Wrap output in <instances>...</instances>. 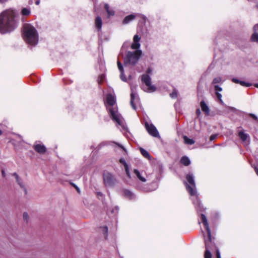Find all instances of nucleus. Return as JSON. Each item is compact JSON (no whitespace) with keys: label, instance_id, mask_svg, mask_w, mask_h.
<instances>
[{"label":"nucleus","instance_id":"nucleus-6","mask_svg":"<svg viewBox=\"0 0 258 258\" xmlns=\"http://www.w3.org/2000/svg\"><path fill=\"white\" fill-rule=\"evenodd\" d=\"M186 180L189 183L191 184L192 186H189L187 183L186 185V188L188 191V193L191 196H197V191L196 189V184L195 182V180L194 178V176L192 175L188 174H187L186 177Z\"/></svg>","mask_w":258,"mask_h":258},{"label":"nucleus","instance_id":"nucleus-7","mask_svg":"<svg viewBox=\"0 0 258 258\" xmlns=\"http://www.w3.org/2000/svg\"><path fill=\"white\" fill-rule=\"evenodd\" d=\"M142 81L147 87L146 91L148 92H154L156 88L151 84V78L148 74L143 75L142 76Z\"/></svg>","mask_w":258,"mask_h":258},{"label":"nucleus","instance_id":"nucleus-14","mask_svg":"<svg viewBox=\"0 0 258 258\" xmlns=\"http://www.w3.org/2000/svg\"><path fill=\"white\" fill-rule=\"evenodd\" d=\"M251 39L253 41L258 42V24L253 27V33L251 36Z\"/></svg>","mask_w":258,"mask_h":258},{"label":"nucleus","instance_id":"nucleus-27","mask_svg":"<svg viewBox=\"0 0 258 258\" xmlns=\"http://www.w3.org/2000/svg\"><path fill=\"white\" fill-rule=\"evenodd\" d=\"M21 13L23 16H28L30 14V10L28 8H23Z\"/></svg>","mask_w":258,"mask_h":258},{"label":"nucleus","instance_id":"nucleus-11","mask_svg":"<svg viewBox=\"0 0 258 258\" xmlns=\"http://www.w3.org/2000/svg\"><path fill=\"white\" fill-rule=\"evenodd\" d=\"M138 101V97L137 94L133 91L132 88V93L131 94V104L133 109H136L135 102Z\"/></svg>","mask_w":258,"mask_h":258},{"label":"nucleus","instance_id":"nucleus-37","mask_svg":"<svg viewBox=\"0 0 258 258\" xmlns=\"http://www.w3.org/2000/svg\"><path fill=\"white\" fill-rule=\"evenodd\" d=\"M217 135L216 134H214V135H212L210 136V141H213L214 140H215L217 137Z\"/></svg>","mask_w":258,"mask_h":258},{"label":"nucleus","instance_id":"nucleus-10","mask_svg":"<svg viewBox=\"0 0 258 258\" xmlns=\"http://www.w3.org/2000/svg\"><path fill=\"white\" fill-rule=\"evenodd\" d=\"M141 37L138 35H135L133 38V43L132 44L131 48L133 49L139 50L141 46L140 40Z\"/></svg>","mask_w":258,"mask_h":258},{"label":"nucleus","instance_id":"nucleus-1","mask_svg":"<svg viewBox=\"0 0 258 258\" xmlns=\"http://www.w3.org/2000/svg\"><path fill=\"white\" fill-rule=\"evenodd\" d=\"M15 12L12 10L4 11L0 15V33L5 34L13 31L17 26Z\"/></svg>","mask_w":258,"mask_h":258},{"label":"nucleus","instance_id":"nucleus-43","mask_svg":"<svg viewBox=\"0 0 258 258\" xmlns=\"http://www.w3.org/2000/svg\"><path fill=\"white\" fill-rule=\"evenodd\" d=\"M103 229H104V230L105 233H106L107 232V231H108V228H107V226H104L103 227Z\"/></svg>","mask_w":258,"mask_h":258},{"label":"nucleus","instance_id":"nucleus-45","mask_svg":"<svg viewBox=\"0 0 258 258\" xmlns=\"http://www.w3.org/2000/svg\"><path fill=\"white\" fill-rule=\"evenodd\" d=\"M106 144L105 143H101L100 145H99V146L101 147V146H104V145H106Z\"/></svg>","mask_w":258,"mask_h":258},{"label":"nucleus","instance_id":"nucleus-4","mask_svg":"<svg viewBox=\"0 0 258 258\" xmlns=\"http://www.w3.org/2000/svg\"><path fill=\"white\" fill-rule=\"evenodd\" d=\"M201 219L205 228L206 229L208 235V239L205 240L206 251L205 253V258H212V254L210 252L211 247L213 245L211 241V233L209 228L208 222L206 216L204 214H201Z\"/></svg>","mask_w":258,"mask_h":258},{"label":"nucleus","instance_id":"nucleus-21","mask_svg":"<svg viewBox=\"0 0 258 258\" xmlns=\"http://www.w3.org/2000/svg\"><path fill=\"white\" fill-rule=\"evenodd\" d=\"M180 162L185 166H188L190 163L189 159L186 156L182 157L180 160Z\"/></svg>","mask_w":258,"mask_h":258},{"label":"nucleus","instance_id":"nucleus-39","mask_svg":"<svg viewBox=\"0 0 258 258\" xmlns=\"http://www.w3.org/2000/svg\"><path fill=\"white\" fill-rule=\"evenodd\" d=\"M249 115L252 117L253 119L256 120L257 119V117L256 115H255L254 114L250 113Z\"/></svg>","mask_w":258,"mask_h":258},{"label":"nucleus","instance_id":"nucleus-42","mask_svg":"<svg viewBox=\"0 0 258 258\" xmlns=\"http://www.w3.org/2000/svg\"><path fill=\"white\" fill-rule=\"evenodd\" d=\"M217 258H221L220 253L218 249L217 250Z\"/></svg>","mask_w":258,"mask_h":258},{"label":"nucleus","instance_id":"nucleus-18","mask_svg":"<svg viewBox=\"0 0 258 258\" xmlns=\"http://www.w3.org/2000/svg\"><path fill=\"white\" fill-rule=\"evenodd\" d=\"M201 107L203 111H204L206 115H208L210 113L209 108L204 101H201Z\"/></svg>","mask_w":258,"mask_h":258},{"label":"nucleus","instance_id":"nucleus-34","mask_svg":"<svg viewBox=\"0 0 258 258\" xmlns=\"http://www.w3.org/2000/svg\"><path fill=\"white\" fill-rule=\"evenodd\" d=\"M240 84L242 86H246V87H248V86H250L251 85V84L250 83H246L244 81H241L240 82Z\"/></svg>","mask_w":258,"mask_h":258},{"label":"nucleus","instance_id":"nucleus-38","mask_svg":"<svg viewBox=\"0 0 258 258\" xmlns=\"http://www.w3.org/2000/svg\"><path fill=\"white\" fill-rule=\"evenodd\" d=\"M201 114V110L199 108L197 109V110H196V114L197 115V116L199 117L200 115Z\"/></svg>","mask_w":258,"mask_h":258},{"label":"nucleus","instance_id":"nucleus-2","mask_svg":"<svg viewBox=\"0 0 258 258\" xmlns=\"http://www.w3.org/2000/svg\"><path fill=\"white\" fill-rule=\"evenodd\" d=\"M116 98L115 95L109 93L106 97V106L108 110L112 119L118 125L123 126L124 120L122 116L117 111V107L115 105Z\"/></svg>","mask_w":258,"mask_h":258},{"label":"nucleus","instance_id":"nucleus-50","mask_svg":"<svg viewBox=\"0 0 258 258\" xmlns=\"http://www.w3.org/2000/svg\"><path fill=\"white\" fill-rule=\"evenodd\" d=\"M254 86L256 88H258V84L257 83H256L254 85Z\"/></svg>","mask_w":258,"mask_h":258},{"label":"nucleus","instance_id":"nucleus-23","mask_svg":"<svg viewBox=\"0 0 258 258\" xmlns=\"http://www.w3.org/2000/svg\"><path fill=\"white\" fill-rule=\"evenodd\" d=\"M239 137L243 142H246L247 138V135L244 133L243 132H240L239 133Z\"/></svg>","mask_w":258,"mask_h":258},{"label":"nucleus","instance_id":"nucleus-3","mask_svg":"<svg viewBox=\"0 0 258 258\" xmlns=\"http://www.w3.org/2000/svg\"><path fill=\"white\" fill-rule=\"evenodd\" d=\"M24 37L25 41L30 45H35L38 41V35L35 28L29 24L24 26Z\"/></svg>","mask_w":258,"mask_h":258},{"label":"nucleus","instance_id":"nucleus-41","mask_svg":"<svg viewBox=\"0 0 258 258\" xmlns=\"http://www.w3.org/2000/svg\"><path fill=\"white\" fill-rule=\"evenodd\" d=\"M116 145L117 146H118L120 148L122 149V150H123L124 152H126V151H125V149H124V148H123L121 145H119V144H116Z\"/></svg>","mask_w":258,"mask_h":258},{"label":"nucleus","instance_id":"nucleus-33","mask_svg":"<svg viewBox=\"0 0 258 258\" xmlns=\"http://www.w3.org/2000/svg\"><path fill=\"white\" fill-rule=\"evenodd\" d=\"M216 95L217 98H218V99L219 100V101L221 103H223V101L222 100V95H221V94H220V93H218V92H216Z\"/></svg>","mask_w":258,"mask_h":258},{"label":"nucleus","instance_id":"nucleus-22","mask_svg":"<svg viewBox=\"0 0 258 258\" xmlns=\"http://www.w3.org/2000/svg\"><path fill=\"white\" fill-rule=\"evenodd\" d=\"M134 173L136 174V175L137 176V177L142 182H145L146 181V179L145 177H143L141 176V173H140V172L137 170V169H135L134 170Z\"/></svg>","mask_w":258,"mask_h":258},{"label":"nucleus","instance_id":"nucleus-8","mask_svg":"<svg viewBox=\"0 0 258 258\" xmlns=\"http://www.w3.org/2000/svg\"><path fill=\"white\" fill-rule=\"evenodd\" d=\"M104 182L106 186H112L115 182V179L110 173H105L103 175Z\"/></svg>","mask_w":258,"mask_h":258},{"label":"nucleus","instance_id":"nucleus-51","mask_svg":"<svg viewBox=\"0 0 258 258\" xmlns=\"http://www.w3.org/2000/svg\"><path fill=\"white\" fill-rule=\"evenodd\" d=\"M7 0H0V3H4Z\"/></svg>","mask_w":258,"mask_h":258},{"label":"nucleus","instance_id":"nucleus-44","mask_svg":"<svg viewBox=\"0 0 258 258\" xmlns=\"http://www.w3.org/2000/svg\"><path fill=\"white\" fill-rule=\"evenodd\" d=\"M151 72H152V70L151 69H148L147 71V73L148 74L151 73Z\"/></svg>","mask_w":258,"mask_h":258},{"label":"nucleus","instance_id":"nucleus-40","mask_svg":"<svg viewBox=\"0 0 258 258\" xmlns=\"http://www.w3.org/2000/svg\"><path fill=\"white\" fill-rule=\"evenodd\" d=\"M232 81L235 83H239V84H240V81L238 80L237 79H235V78L232 79Z\"/></svg>","mask_w":258,"mask_h":258},{"label":"nucleus","instance_id":"nucleus-31","mask_svg":"<svg viewBox=\"0 0 258 258\" xmlns=\"http://www.w3.org/2000/svg\"><path fill=\"white\" fill-rule=\"evenodd\" d=\"M170 96L172 98H175L177 96V92L176 90H174L170 94Z\"/></svg>","mask_w":258,"mask_h":258},{"label":"nucleus","instance_id":"nucleus-36","mask_svg":"<svg viewBox=\"0 0 258 258\" xmlns=\"http://www.w3.org/2000/svg\"><path fill=\"white\" fill-rule=\"evenodd\" d=\"M214 88L216 91H222V88L220 87V86H219L218 85H215L214 87Z\"/></svg>","mask_w":258,"mask_h":258},{"label":"nucleus","instance_id":"nucleus-32","mask_svg":"<svg viewBox=\"0 0 258 258\" xmlns=\"http://www.w3.org/2000/svg\"><path fill=\"white\" fill-rule=\"evenodd\" d=\"M23 219L26 221V222H28V220H29V215L28 213H23Z\"/></svg>","mask_w":258,"mask_h":258},{"label":"nucleus","instance_id":"nucleus-16","mask_svg":"<svg viewBox=\"0 0 258 258\" xmlns=\"http://www.w3.org/2000/svg\"><path fill=\"white\" fill-rule=\"evenodd\" d=\"M102 21L100 17L97 16L96 17L95 20V28L97 29L98 31L100 30L102 28Z\"/></svg>","mask_w":258,"mask_h":258},{"label":"nucleus","instance_id":"nucleus-26","mask_svg":"<svg viewBox=\"0 0 258 258\" xmlns=\"http://www.w3.org/2000/svg\"><path fill=\"white\" fill-rule=\"evenodd\" d=\"M124 195L125 197L132 199L134 198V195L129 190H125L124 191Z\"/></svg>","mask_w":258,"mask_h":258},{"label":"nucleus","instance_id":"nucleus-13","mask_svg":"<svg viewBox=\"0 0 258 258\" xmlns=\"http://www.w3.org/2000/svg\"><path fill=\"white\" fill-rule=\"evenodd\" d=\"M137 17V14H131L126 16L122 21L124 25L128 24L130 22L133 21Z\"/></svg>","mask_w":258,"mask_h":258},{"label":"nucleus","instance_id":"nucleus-9","mask_svg":"<svg viewBox=\"0 0 258 258\" xmlns=\"http://www.w3.org/2000/svg\"><path fill=\"white\" fill-rule=\"evenodd\" d=\"M145 126L150 135L154 137H157L159 136V133L157 130L152 124H149L148 122H146Z\"/></svg>","mask_w":258,"mask_h":258},{"label":"nucleus","instance_id":"nucleus-12","mask_svg":"<svg viewBox=\"0 0 258 258\" xmlns=\"http://www.w3.org/2000/svg\"><path fill=\"white\" fill-rule=\"evenodd\" d=\"M13 175L15 176L18 184L24 190L25 194H26L27 190L24 182L19 178V176L17 173H14L13 174Z\"/></svg>","mask_w":258,"mask_h":258},{"label":"nucleus","instance_id":"nucleus-24","mask_svg":"<svg viewBox=\"0 0 258 258\" xmlns=\"http://www.w3.org/2000/svg\"><path fill=\"white\" fill-rule=\"evenodd\" d=\"M183 140L184 143L186 144L192 145L195 143V141L192 139H189L186 136L183 137Z\"/></svg>","mask_w":258,"mask_h":258},{"label":"nucleus","instance_id":"nucleus-30","mask_svg":"<svg viewBox=\"0 0 258 258\" xmlns=\"http://www.w3.org/2000/svg\"><path fill=\"white\" fill-rule=\"evenodd\" d=\"M137 17H140L144 22H145L147 20V17L141 14H137Z\"/></svg>","mask_w":258,"mask_h":258},{"label":"nucleus","instance_id":"nucleus-15","mask_svg":"<svg viewBox=\"0 0 258 258\" xmlns=\"http://www.w3.org/2000/svg\"><path fill=\"white\" fill-rule=\"evenodd\" d=\"M35 150L40 154L44 153L46 151L45 147L41 144H36L34 146Z\"/></svg>","mask_w":258,"mask_h":258},{"label":"nucleus","instance_id":"nucleus-25","mask_svg":"<svg viewBox=\"0 0 258 258\" xmlns=\"http://www.w3.org/2000/svg\"><path fill=\"white\" fill-rule=\"evenodd\" d=\"M140 151L142 154L146 158L149 159L150 155V154L145 150L143 148L140 149Z\"/></svg>","mask_w":258,"mask_h":258},{"label":"nucleus","instance_id":"nucleus-52","mask_svg":"<svg viewBox=\"0 0 258 258\" xmlns=\"http://www.w3.org/2000/svg\"><path fill=\"white\" fill-rule=\"evenodd\" d=\"M2 131L0 130V135H2Z\"/></svg>","mask_w":258,"mask_h":258},{"label":"nucleus","instance_id":"nucleus-29","mask_svg":"<svg viewBox=\"0 0 258 258\" xmlns=\"http://www.w3.org/2000/svg\"><path fill=\"white\" fill-rule=\"evenodd\" d=\"M222 81V79L220 77H217L214 78L213 80V84H218L220 83Z\"/></svg>","mask_w":258,"mask_h":258},{"label":"nucleus","instance_id":"nucleus-28","mask_svg":"<svg viewBox=\"0 0 258 258\" xmlns=\"http://www.w3.org/2000/svg\"><path fill=\"white\" fill-rule=\"evenodd\" d=\"M195 206H196V208L197 210H201V203H200V202L199 201V199L198 198H197V200L195 202H194Z\"/></svg>","mask_w":258,"mask_h":258},{"label":"nucleus","instance_id":"nucleus-20","mask_svg":"<svg viewBox=\"0 0 258 258\" xmlns=\"http://www.w3.org/2000/svg\"><path fill=\"white\" fill-rule=\"evenodd\" d=\"M104 9H105L107 13L108 17H110V16H113L114 15L115 13L114 10L110 8L108 4H105Z\"/></svg>","mask_w":258,"mask_h":258},{"label":"nucleus","instance_id":"nucleus-49","mask_svg":"<svg viewBox=\"0 0 258 258\" xmlns=\"http://www.w3.org/2000/svg\"><path fill=\"white\" fill-rule=\"evenodd\" d=\"M2 174H3V176L4 177H5V173L4 170H3V171H2Z\"/></svg>","mask_w":258,"mask_h":258},{"label":"nucleus","instance_id":"nucleus-5","mask_svg":"<svg viewBox=\"0 0 258 258\" xmlns=\"http://www.w3.org/2000/svg\"><path fill=\"white\" fill-rule=\"evenodd\" d=\"M142 54V51L141 50L128 51L126 57L124 58V62L125 64L135 65L138 62Z\"/></svg>","mask_w":258,"mask_h":258},{"label":"nucleus","instance_id":"nucleus-19","mask_svg":"<svg viewBox=\"0 0 258 258\" xmlns=\"http://www.w3.org/2000/svg\"><path fill=\"white\" fill-rule=\"evenodd\" d=\"M119 162L124 165L126 174L128 177H130L131 175L129 171V167L125 160L123 158H121L119 160Z\"/></svg>","mask_w":258,"mask_h":258},{"label":"nucleus","instance_id":"nucleus-48","mask_svg":"<svg viewBox=\"0 0 258 258\" xmlns=\"http://www.w3.org/2000/svg\"><path fill=\"white\" fill-rule=\"evenodd\" d=\"M74 186L75 187V188H76V189L77 190V191H78V192H80L79 188L77 186H76V185H74Z\"/></svg>","mask_w":258,"mask_h":258},{"label":"nucleus","instance_id":"nucleus-35","mask_svg":"<svg viewBox=\"0 0 258 258\" xmlns=\"http://www.w3.org/2000/svg\"><path fill=\"white\" fill-rule=\"evenodd\" d=\"M104 79V76L103 75L100 76V77H99L98 80V83L99 84L103 82Z\"/></svg>","mask_w":258,"mask_h":258},{"label":"nucleus","instance_id":"nucleus-17","mask_svg":"<svg viewBox=\"0 0 258 258\" xmlns=\"http://www.w3.org/2000/svg\"><path fill=\"white\" fill-rule=\"evenodd\" d=\"M117 67H118V70H119V71L120 72V79L123 81H126V79L125 76L123 74V67H122L121 62L119 61H117Z\"/></svg>","mask_w":258,"mask_h":258},{"label":"nucleus","instance_id":"nucleus-47","mask_svg":"<svg viewBox=\"0 0 258 258\" xmlns=\"http://www.w3.org/2000/svg\"><path fill=\"white\" fill-rule=\"evenodd\" d=\"M40 3V1L39 0L36 1L35 2V4L37 5H38Z\"/></svg>","mask_w":258,"mask_h":258},{"label":"nucleus","instance_id":"nucleus-46","mask_svg":"<svg viewBox=\"0 0 258 258\" xmlns=\"http://www.w3.org/2000/svg\"><path fill=\"white\" fill-rule=\"evenodd\" d=\"M254 170L255 172L256 173V174L258 175V168L257 167H255Z\"/></svg>","mask_w":258,"mask_h":258}]
</instances>
